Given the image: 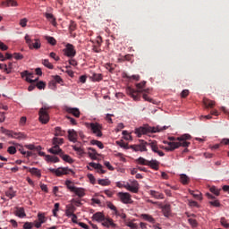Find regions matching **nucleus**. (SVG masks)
Segmentation results:
<instances>
[{
	"instance_id": "f257e3e1",
	"label": "nucleus",
	"mask_w": 229,
	"mask_h": 229,
	"mask_svg": "<svg viewBox=\"0 0 229 229\" xmlns=\"http://www.w3.org/2000/svg\"><path fill=\"white\" fill-rule=\"evenodd\" d=\"M178 141H163L164 144H167L166 147L160 146L161 149H165V151H174V149H178V148H189L191 146V142L187 140H191L190 134H183L177 138Z\"/></svg>"
},
{
	"instance_id": "f03ea898",
	"label": "nucleus",
	"mask_w": 229,
	"mask_h": 229,
	"mask_svg": "<svg viewBox=\"0 0 229 229\" xmlns=\"http://www.w3.org/2000/svg\"><path fill=\"white\" fill-rule=\"evenodd\" d=\"M92 219L98 223H102L103 226L106 228H115L116 225L114 223V220L110 217H106L102 212H97L93 215Z\"/></svg>"
},
{
	"instance_id": "7ed1b4c3",
	"label": "nucleus",
	"mask_w": 229,
	"mask_h": 229,
	"mask_svg": "<svg viewBox=\"0 0 229 229\" xmlns=\"http://www.w3.org/2000/svg\"><path fill=\"white\" fill-rule=\"evenodd\" d=\"M167 126L160 127V125H157V127H151L149 125H146L136 129L135 133H137L138 137H141L146 133H158L160 131H164V130H167Z\"/></svg>"
},
{
	"instance_id": "20e7f679",
	"label": "nucleus",
	"mask_w": 229,
	"mask_h": 229,
	"mask_svg": "<svg viewBox=\"0 0 229 229\" xmlns=\"http://www.w3.org/2000/svg\"><path fill=\"white\" fill-rule=\"evenodd\" d=\"M136 162L137 164H140V165H148V167L154 169V171H158L160 167V163L157 161V159H152L149 161L144 157H139Z\"/></svg>"
},
{
	"instance_id": "39448f33",
	"label": "nucleus",
	"mask_w": 229,
	"mask_h": 229,
	"mask_svg": "<svg viewBox=\"0 0 229 229\" xmlns=\"http://www.w3.org/2000/svg\"><path fill=\"white\" fill-rule=\"evenodd\" d=\"M116 187L119 189H126L127 191H130V192H133L134 194H137L139 192V182L133 181L131 185L130 183L123 184L121 182H116Z\"/></svg>"
},
{
	"instance_id": "423d86ee",
	"label": "nucleus",
	"mask_w": 229,
	"mask_h": 229,
	"mask_svg": "<svg viewBox=\"0 0 229 229\" xmlns=\"http://www.w3.org/2000/svg\"><path fill=\"white\" fill-rule=\"evenodd\" d=\"M21 78H25L26 77V81H28V83H31L30 86H29L28 90L29 92H31V90H35V88L37 87L36 85H34L33 83H35L36 81H38V78L33 80L30 78H33V73L29 72L28 71H23L21 72Z\"/></svg>"
},
{
	"instance_id": "0eeeda50",
	"label": "nucleus",
	"mask_w": 229,
	"mask_h": 229,
	"mask_svg": "<svg viewBox=\"0 0 229 229\" xmlns=\"http://www.w3.org/2000/svg\"><path fill=\"white\" fill-rule=\"evenodd\" d=\"M143 92L144 94H148V92H149V89L135 90L131 88H127V94L131 96L134 101H140V94H142Z\"/></svg>"
},
{
	"instance_id": "6e6552de",
	"label": "nucleus",
	"mask_w": 229,
	"mask_h": 229,
	"mask_svg": "<svg viewBox=\"0 0 229 229\" xmlns=\"http://www.w3.org/2000/svg\"><path fill=\"white\" fill-rule=\"evenodd\" d=\"M26 44H28L30 49H40L42 44L40 39H31L29 35L25 36Z\"/></svg>"
},
{
	"instance_id": "1a4fd4ad",
	"label": "nucleus",
	"mask_w": 229,
	"mask_h": 229,
	"mask_svg": "<svg viewBox=\"0 0 229 229\" xmlns=\"http://www.w3.org/2000/svg\"><path fill=\"white\" fill-rule=\"evenodd\" d=\"M89 128L91 130L92 133L96 135L97 137H103V132L101 130H103V125L98 123H89Z\"/></svg>"
},
{
	"instance_id": "9d476101",
	"label": "nucleus",
	"mask_w": 229,
	"mask_h": 229,
	"mask_svg": "<svg viewBox=\"0 0 229 229\" xmlns=\"http://www.w3.org/2000/svg\"><path fill=\"white\" fill-rule=\"evenodd\" d=\"M148 142L141 140H140V143L137 145H131L130 148L131 149H133V151H140L141 153L144 151H148Z\"/></svg>"
},
{
	"instance_id": "9b49d317",
	"label": "nucleus",
	"mask_w": 229,
	"mask_h": 229,
	"mask_svg": "<svg viewBox=\"0 0 229 229\" xmlns=\"http://www.w3.org/2000/svg\"><path fill=\"white\" fill-rule=\"evenodd\" d=\"M48 171H50V173H54V174L57 176H62L64 174H69L72 173V170L67 167H59L57 169L49 168Z\"/></svg>"
},
{
	"instance_id": "f8f14e48",
	"label": "nucleus",
	"mask_w": 229,
	"mask_h": 229,
	"mask_svg": "<svg viewBox=\"0 0 229 229\" xmlns=\"http://www.w3.org/2000/svg\"><path fill=\"white\" fill-rule=\"evenodd\" d=\"M39 121L42 124H47L49 123V114H47V108L42 107L39 110Z\"/></svg>"
},
{
	"instance_id": "ddd939ff",
	"label": "nucleus",
	"mask_w": 229,
	"mask_h": 229,
	"mask_svg": "<svg viewBox=\"0 0 229 229\" xmlns=\"http://www.w3.org/2000/svg\"><path fill=\"white\" fill-rule=\"evenodd\" d=\"M64 53L69 58H74V56H76V49H74V46H72V44L68 43L64 49Z\"/></svg>"
},
{
	"instance_id": "4468645a",
	"label": "nucleus",
	"mask_w": 229,
	"mask_h": 229,
	"mask_svg": "<svg viewBox=\"0 0 229 229\" xmlns=\"http://www.w3.org/2000/svg\"><path fill=\"white\" fill-rule=\"evenodd\" d=\"M117 196H118L119 199L122 201V203H124L125 205L131 203V195H130V193L118 192Z\"/></svg>"
},
{
	"instance_id": "2eb2a0df",
	"label": "nucleus",
	"mask_w": 229,
	"mask_h": 229,
	"mask_svg": "<svg viewBox=\"0 0 229 229\" xmlns=\"http://www.w3.org/2000/svg\"><path fill=\"white\" fill-rule=\"evenodd\" d=\"M148 146H150L152 151L154 153H157L159 157H164L165 154L158 149V145L157 144V140H153L150 143H148Z\"/></svg>"
},
{
	"instance_id": "dca6fc26",
	"label": "nucleus",
	"mask_w": 229,
	"mask_h": 229,
	"mask_svg": "<svg viewBox=\"0 0 229 229\" xmlns=\"http://www.w3.org/2000/svg\"><path fill=\"white\" fill-rule=\"evenodd\" d=\"M68 139L70 142H78V132L74 129L68 131Z\"/></svg>"
},
{
	"instance_id": "f3484780",
	"label": "nucleus",
	"mask_w": 229,
	"mask_h": 229,
	"mask_svg": "<svg viewBox=\"0 0 229 229\" xmlns=\"http://www.w3.org/2000/svg\"><path fill=\"white\" fill-rule=\"evenodd\" d=\"M74 212H76V207H74V205L70 204L66 206L65 208L66 217H71L72 216L74 215Z\"/></svg>"
},
{
	"instance_id": "a211bd4d",
	"label": "nucleus",
	"mask_w": 229,
	"mask_h": 229,
	"mask_svg": "<svg viewBox=\"0 0 229 229\" xmlns=\"http://www.w3.org/2000/svg\"><path fill=\"white\" fill-rule=\"evenodd\" d=\"M23 169H28L30 174H33V176H37L38 178H40L42 176V173L38 168H35V167L29 168L28 166H23Z\"/></svg>"
},
{
	"instance_id": "6ab92c4d",
	"label": "nucleus",
	"mask_w": 229,
	"mask_h": 229,
	"mask_svg": "<svg viewBox=\"0 0 229 229\" xmlns=\"http://www.w3.org/2000/svg\"><path fill=\"white\" fill-rule=\"evenodd\" d=\"M89 167H93V169H98V173H100L101 174H105L106 173V170H103V165L101 164H97L94 162L89 163Z\"/></svg>"
},
{
	"instance_id": "aec40b11",
	"label": "nucleus",
	"mask_w": 229,
	"mask_h": 229,
	"mask_svg": "<svg viewBox=\"0 0 229 229\" xmlns=\"http://www.w3.org/2000/svg\"><path fill=\"white\" fill-rule=\"evenodd\" d=\"M64 151L62 148H60V146L54 145L51 148H49V153H52V155H62Z\"/></svg>"
},
{
	"instance_id": "412c9836",
	"label": "nucleus",
	"mask_w": 229,
	"mask_h": 229,
	"mask_svg": "<svg viewBox=\"0 0 229 229\" xmlns=\"http://www.w3.org/2000/svg\"><path fill=\"white\" fill-rule=\"evenodd\" d=\"M89 152L88 155L90 157L91 160H98V156L99 154H98V151L95 150V148H89Z\"/></svg>"
},
{
	"instance_id": "4be33fe9",
	"label": "nucleus",
	"mask_w": 229,
	"mask_h": 229,
	"mask_svg": "<svg viewBox=\"0 0 229 229\" xmlns=\"http://www.w3.org/2000/svg\"><path fill=\"white\" fill-rule=\"evenodd\" d=\"M162 212L165 217H169V216H171V205L165 204V206H163Z\"/></svg>"
},
{
	"instance_id": "5701e85b",
	"label": "nucleus",
	"mask_w": 229,
	"mask_h": 229,
	"mask_svg": "<svg viewBox=\"0 0 229 229\" xmlns=\"http://www.w3.org/2000/svg\"><path fill=\"white\" fill-rule=\"evenodd\" d=\"M66 112H68L69 114H72V115H73L74 117H77V118L80 117V114H81L80 109H78L76 107H74V108L68 107L66 109Z\"/></svg>"
},
{
	"instance_id": "b1692460",
	"label": "nucleus",
	"mask_w": 229,
	"mask_h": 229,
	"mask_svg": "<svg viewBox=\"0 0 229 229\" xmlns=\"http://www.w3.org/2000/svg\"><path fill=\"white\" fill-rule=\"evenodd\" d=\"M12 139H19L20 140L22 139H26V134H24L23 132H13L11 131V136Z\"/></svg>"
},
{
	"instance_id": "393cba45",
	"label": "nucleus",
	"mask_w": 229,
	"mask_h": 229,
	"mask_svg": "<svg viewBox=\"0 0 229 229\" xmlns=\"http://www.w3.org/2000/svg\"><path fill=\"white\" fill-rule=\"evenodd\" d=\"M180 182L182 185H188L189 182H191V178L187 176V174H180Z\"/></svg>"
},
{
	"instance_id": "a878e982",
	"label": "nucleus",
	"mask_w": 229,
	"mask_h": 229,
	"mask_svg": "<svg viewBox=\"0 0 229 229\" xmlns=\"http://www.w3.org/2000/svg\"><path fill=\"white\" fill-rule=\"evenodd\" d=\"M203 103L206 108H214V106H216V102L208 98H204Z\"/></svg>"
},
{
	"instance_id": "bb28decb",
	"label": "nucleus",
	"mask_w": 229,
	"mask_h": 229,
	"mask_svg": "<svg viewBox=\"0 0 229 229\" xmlns=\"http://www.w3.org/2000/svg\"><path fill=\"white\" fill-rule=\"evenodd\" d=\"M72 192H74V194L79 198H83V196H85V189L83 188L75 187V190Z\"/></svg>"
},
{
	"instance_id": "cd10ccee",
	"label": "nucleus",
	"mask_w": 229,
	"mask_h": 229,
	"mask_svg": "<svg viewBox=\"0 0 229 229\" xmlns=\"http://www.w3.org/2000/svg\"><path fill=\"white\" fill-rule=\"evenodd\" d=\"M150 195H152V197L155 198L156 199H164V193H160L158 191L151 190Z\"/></svg>"
},
{
	"instance_id": "c85d7f7f",
	"label": "nucleus",
	"mask_w": 229,
	"mask_h": 229,
	"mask_svg": "<svg viewBox=\"0 0 229 229\" xmlns=\"http://www.w3.org/2000/svg\"><path fill=\"white\" fill-rule=\"evenodd\" d=\"M15 216H17L18 217H26V212L24 211L23 208H17L16 211H15Z\"/></svg>"
},
{
	"instance_id": "c756f323",
	"label": "nucleus",
	"mask_w": 229,
	"mask_h": 229,
	"mask_svg": "<svg viewBox=\"0 0 229 229\" xmlns=\"http://www.w3.org/2000/svg\"><path fill=\"white\" fill-rule=\"evenodd\" d=\"M47 162H53L54 164H56L57 162H60V159L56 156H46Z\"/></svg>"
},
{
	"instance_id": "7c9ffc66",
	"label": "nucleus",
	"mask_w": 229,
	"mask_h": 229,
	"mask_svg": "<svg viewBox=\"0 0 229 229\" xmlns=\"http://www.w3.org/2000/svg\"><path fill=\"white\" fill-rule=\"evenodd\" d=\"M140 217H142V219H144L145 221H148V223L155 224V218H153V216H151L150 215L141 214Z\"/></svg>"
},
{
	"instance_id": "2f4dec72",
	"label": "nucleus",
	"mask_w": 229,
	"mask_h": 229,
	"mask_svg": "<svg viewBox=\"0 0 229 229\" xmlns=\"http://www.w3.org/2000/svg\"><path fill=\"white\" fill-rule=\"evenodd\" d=\"M45 17L47 19V21H50V22L53 24V26L56 25V20L55 19V16L49 13H45Z\"/></svg>"
},
{
	"instance_id": "473e14b6",
	"label": "nucleus",
	"mask_w": 229,
	"mask_h": 229,
	"mask_svg": "<svg viewBox=\"0 0 229 229\" xmlns=\"http://www.w3.org/2000/svg\"><path fill=\"white\" fill-rule=\"evenodd\" d=\"M25 148L27 149H30V151H40V149H42V147L40 146L35 147V145L33 144L25 145Z\"/></svg>"
},
{
	"instance_id": "72a5a7b5",
	"label": "nucleus",
	"mask_w": 229,
	"mask_h": 229,
	"mask_svg": "<svg viewBox=\"0 0 229 229\" xmlns=\"http://www.w3.org/2000/svg\"><path fill=\"white\" fill-rule=\"evenodd\" d=\"M55 137H64V135H65V131H63L60 127H55Z\"/></svg>"
},
{
	"instance_id": "f704fd0d",
	"label": "nucleus",
	"mask_w": 229,
	"mask_h": 229,
	"mask_svg": "<svg viewBox=\"0 0 229 229\" xmlns=\"http://www.w3.org/2000/svg\"><path fill=\"white\" fill-rule=\"evenodd\" d=\"M90 144H92V146H98V148H99V149H103L105 148V145H103V142H101L98 140H92L90 141Z\"/></svg>"
},
{
	"instance_id": "c9c22d12",
	"label": "nucleus",
	"mask_w": 229,
	"mask_h": 229,
	"mask_svg": "<svg viewBox=\"0 0 229 229\" xmlns=\"http://www.w3.org/2000/svg\"><path fill=\"white\" fill-rule=\"evenodd\" d=\"M65 185L67 189L71 191V192H74V190L76 189V187L70 180L65 181Z\"/></svg>"
},
{
	"instance_id": "e433bc0d",
	"label": "nucleus",
	"mask_w": 229,
	"mask_h": 229,
	"mask_svg": "<svg viewBox=\"0 0 229 229\" xmlns=\"http://www.w3.org/2000/svg\"><path fill=\"white\" fill-rule=\"evenodd\" d=\"M61 158H63V160H64V162H68V164H72V158L70 157L69 155H65L63 153L60 154Z\"/></svg>"
},
{
	"instance_id": "4c0bfd02",
	"label": "nucleus",
	"mask_w": 229,
	"mask_h": 229,
	"mask_svg": "<svg viewBox=\"0 0 229 229\" xmlns=\"http://www.w3.org/2000/svg\"><path fill=\"white\" fill-rule=\"evenodd\" d=\"M62 144H64V138H57V137H55L53 139V145H55V146H62Z\"/></svg>"
},
{
	"instance_id": "58836bf2",
	"label": "nucleus",
	"mask_w": 229,
	"mask_h": 229,
	"mask_svg": "<svg viewBox=\"0 0 229 229\" xmlns=\"http://www.w3.org/2000/svg\"><path fill=\"white\" fill-rule=\"evenodd\" d=\"M98 183V185H102V187H106L110 185V181L108 179H99Z\"/></svg>"
},
{
	"instance_id": "ea45409f",
	"label": "nucleus",
	"mask_w": 229,
	"mask_h": 229,
	"mask_svg": "<svg viewBox=\"0 0 229 229\" xmlns=\"http://www.w3.org/2000/svg\"><path fill=\"white\" fill-rule=\"evenodd\" d=\"M2 4H4V6H17V2H15L14 0H7L5 2H3Z\"/></svg>"
},
{
	"instance_id": "a19ab883",
	"label": "nucleus",
	"mask_w": 229,
	"mask_h": 229,
	"mask_svg": "<svg viewBox=\"0 0 229 229\" xmlns=\"http://www.w3.org/2000/svg\"><path fill=\"white\" fill-rule=\"evenodd\" d=\"M46 40H47L50 46H56V39L54 37L47 36Z\"/></svg>"
},
{
	"instance_id": "79ce46f5",
	"label": "nucleus",
	"mask_w": 229,
	"mask_h": 229,
	"mask_svg": "<svg viewBox=\"0 0 229 229\" xmlns=\"http://www.w3.org/2000/svg\"><path fill=\"white\" fill-rule=\"evenodd\" d=\"M19 151H20V153H21V155H24L27 157L33 156V152L24 150V148H22V147L21 148H19Z\"/></svg>"
},
{
	"instance_id": "37998d69",
	"label": "nucleus",
	"mask_w": 229,
	"mask_h": 229,
	"mask_svg": "<svg viewBox=\"0 0 229 229\" xmlns=\"http://www.w3.org/2000/svg\"><path fill=\"white\" fill-rule=\"evenodd\" d=\"M77 27L78 25L76 24V22L74 21H71L69 25L70 33H72V31H76Z\"/></svg>"
},
{
	"instance_id": "c03bdc74",
	"label": "nucleus",
	"mask_w": 229,
	"mask_h": 229,
	"mask_svg": "<svg viewBox=\"0 0 229 229\" xmlns=\"http://www.w3.org/2000/svg\"><path fill=\"white\" fill-rule=\"evenodd\" d=\"M38 222L41 223V225H44V223L47 221V219L46 218V216H44V214L42 213H38Z\"/></svg>"
},
{
	"instance_id": "a18cd8bd",
	"label": "nucleus",
	"mask_w": 229,
	"mask_h": 229,
	"mask_svg": "<svg viewBox=\"0 0 229 229\" xmlns=\"http://www.w3.org/2000/svg\"><path fill=\"white\" fill-rule=\"evenodd\" d=\"M5 196H7V198L9 199H12L15 198V192L13 191H12V189H10L9 191H7L5 192Z\"/></svg>"
},
{
	"instance_id": "49530a36",
	"label": "nucleus",
	"mask_w": 229,
	"mask_h": 229,
	"mask_svg": "<svg viewBox=\"0 0 229 229\" xmlns=\"http://www.w3.org/2000/svg\"><path fill=\"white\" fill-rule=\"evenodd\" d=\"M43 65H45V67H47V69H54L55 67L53 64H51L47 59L43 60Z\"/></svg>"
},
{
	"instance_id": "de8ad7c7",
	"label": "nucleus",
	"mask_w": 229,
	"mask_h": 229,
	"mask_svg": "<svg viewBox=\"0 0 229 229\" xmlns=\"http://www.w3.org/2000/svg\"><path fill=\"white\" fill-rule=\"evenodd\" d=\"M209 191H210V192H212L213 194H215V196H219L220 191H221V190L216 189V186H212V187L209 189Z\"/></svg>"
},
{
	"instance_id": "09e8293b",
	"label": "nucleus",
	"mask_w": 229,
	"mask_h": 229,
	"mask_svg": "<svg viewBox=\"0 0 229 229\" xmlns=\"http://www.w3.org/2000/svg\"><path fill=\"white\" fill-rule=\"evenodd\" d=\"M190 194H191V196H193V198H196V199H199V196H201V192L199 191H194L192 190L189 191Z\"/></svg>"
},
{
	"instance_id": "8fccbe9b",
	"label": "nucleus",
	"mask_w": 229,
	"mask_h": 229,
	"mask_svg": "<svg viewBox=\"0 0 229 229\" xmlns=\"http://www.w3.org/2000/svg\"><path fill=\"white\" fill-rule=\"evenodd\" d=\"M101 80H103V75L101 73H94L93 74L94 81H101Z\"/></svg>"
},
{
	"instance_id": "3c124183",
	"label": "nucleus",
	"mask_w": 229,
	"mask_h": 229,
	"mask_svg": "<svg viewBox=\"0 0 229 229\" xmlns=\"http://www.w3.org/2000/svg\"><path fill=\"white\" fill-rule=\"evenodd\" d=\"M124 78H127V80H135V81H139V80H140V75L130 76L128 74H125Z\"/></svg>"
},
{
	"instance_id": "603ef678",
	"label": "nucleus",
	"mask_w": 229,
	"mask_h": 229,
	"mask_svg": "<svg viewBox=\"0 0 229 229\" xmlns=\"http://www.w3.org/2000/svg\"><path fill=\"white\" fill-rule=\"evenodd\" d=\"M9 155H15L17 153V148L14 146H11L7 148Z\"/></svg>"
},
{
	"instance_id": "864d4df0",
	"label": "nucleus",
	"mask_w": 229,
	"mask_h": 229,
	"mask_svg": "<svg viewBox=\"0 0 229 229\" xmlns=\"http://www.w3.org/2000/svg\"><path fill=\"white\" fill-rule=\"evenodd\" d=\"M188 222L193 228H196V226H198V221H196V219L194 218H189Z\"/></svg>"
},
{
	"instance_id": "5fc2aeb1",
	"label": "nucleus",
	"mask_w": 229,
	"mask_h": 229,
	"mask_svg": "<svg viewBox=\"0 0 229 229\" xmlns=\"http://www.w3.org/2000/svg\"><path fill=\"white\" fill-rule=\"evenodd\" d=\"M33 226H35V224H34V223H31V222H26V223L23 225V228H24V229H32Z\"/></svg>"
},
{
	"instance_id": "6e6d98bb",
	"label": "nucleus",
	"mask_w": 229,
	"mask_h": 229,
	"mask_svg": "<svg viewBox=\"0 0 229 229\" xmlns=\"http://www.w3.org/2000/svg\"><path fill=\"white\" fill-rule=\"evenodd\" d=\"M138 90H142L146 87V81H141L136 84Z\"/></svg>"
},
{
	"instance_id": "4d7b16f0",
	"label": "nucleus",
	"mask_w": 229,
	"mask_h": 229,
	"mask_svg": "<svg viewBox=\"0 0 229 229\" xmlns=\"http://www.w3.org/2000/svg\"><path fill=\"white\" fill-rule=\"evenodd\" d=\"M36 87L39 90H42V89H46V83L44 81H39V82L36 83Z\"/></svg>"
},
{
	"instance_id": "13d9d810",
	"label": "nucleus",
	"mask_w": 229,
	"mask_h": 229,
	"mask_svg": "<svg viewBox=\"0 0 229 229\" xmlns=\"http://www.w3.org/2000/svg\"><path fill=\"white\" fill-rule=\"evenodd\" d=\"M2 133H4V135H7V137H10L12 135V131H8L4 129V127H1Z\"/></svg>"
},
{
	"instance_id": "bf43d9fd",
	"label": "nucleus",
	"mask_w": 229,
	"mask_h": 229,
	"mask_svg": "<svg viewBox=\"0 0 229 229\" xmlns=\"http://www.w3.org/2000/svg\"><path fill=\"white\" fill-rule=\"evenodd\" d=\"M72 148L74 151H77V153H84L83 148L77 147L76 145H72Z\"/></svg>"
},
{
	"instance_id": "052dcab7",
	"label": "nucleus",
	"mask_w": 229,
	"mask_h": 229,
	"mask_svg": "<svg viewBox=\"0 0 229 229\" xmlns=\"http://www.w3.org/2000/svg\"><path fill=\"white\" fill-rule=\"evenodd\" d=\"M220 223L222 226H225V228H229V224L226 223V219L225 217L221 218Z\"/></svg>"
},
{
	"instance_id": "680f3d73",
	"label": "nucleus",
	"mask_w": 229,
	"mask_h": 229,
	"mask_svg": "<svg viewBox=\"0 0 229 229\" xmlns=\"http://www.w3.org/2000/svg\"><path fill=\"white\" fill-rule=\"evenodd\" d=\"M26 24H28V19L23 18L20 21V25L21 28H26Z\"/></svg>"
},
{
	"instance_id": "e2e57ef3",
	"label": "nucleus",
	"mask_w": 229,
	"mask_h": 229,
	"mask_svg": "<svg viewBox=\"0 0 229 229\" xmlns=\"http://www.w3.org/2000/svg\"><path fill=\"white\" fill-rule=\"evenodd\" d=\"M209 205H212V207H221L219 200L209 201Z\"/></svg>"
},
{
	"instance_id": "0e129e2a",
	"label": "nucleus",
	"mask_w": 229,
	"mask_h": 229,
	"mask_svg": "<svg viewBox=\"0 0 229 229\" xmlns=\"http://www.w3.org/2000/svg\"><path fill=\"white\" fill-rule=\"evenodd\" d=\"M54 81H55V83H63V80L62 77H60V75H55L54 76Z\"/></svg>"
},
{
	"instance_id": "69168bd1",
	"label": "nucleus",
	"mask_w": 229,
	"mask_h": 229,
	"mask_svg": "<svg viewBox=\"0 0 229 229\" xmlns=\"http://www.w3.org/2000/svg\"><path fill=\"white\" fill-rule=\"evenodd\" d=\"M0 49L1 51H8V46H6L4 43L0 41Z\"/></svg>"
},
{
	"instance_id": "338daca9",
	"label": "nucleus",
	"mask_w": 229,
	"mask_h": 229,
	"mask_svg": "<svg viewBox=\"0 0 229 229\" xmlns=\"http://www.w3.org/2000/svg\"><path fill=\"white\" fill-rule=\"evenodd\" d=\"M13 56L15 58V60H22V58H24V55H22L21 54H19V53H14Z\"/></svg>"
},
{
	"instance_id": "774afa93",
	"label": "nucleus",
	"mask_w": 229,
	"mask_h": 229,
	"mask_svg": "<svg viewBox=\"0 0 229 229\" xmlns=\"http://www.w3.org/2000/svg\"><path fill=\"white\" fill-rule=\"evenodd\" d=\"M107 208H110V210H115L117 208L112 203V202H107Z\"/></svg>"
}]
</instances>
